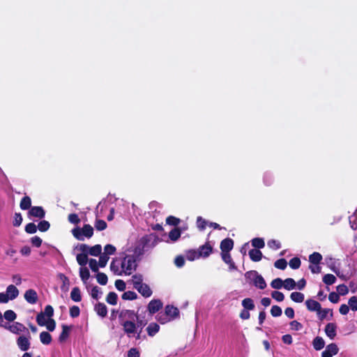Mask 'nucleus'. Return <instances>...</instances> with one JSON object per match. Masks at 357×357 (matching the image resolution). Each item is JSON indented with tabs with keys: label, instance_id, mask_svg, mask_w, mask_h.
Returning a JSON list of instances; mask_svg holds the SVG:
<instances>
[{
	"label": "nucleus",
	"instance_id": "obj_38",
	"mask_svg": "<svg viewBox=\"0 0 357 357\" xmlns=\"http://www.w3.org/2000/svg\"><path fill=\"white\" fill-rule=\"evenodd\" d=\"M79 276L82 280L85 282L90 277V273L86 267H81L79 268Z\"/></svg>",
	"mask_w": 357,
	"mask_h": 357
},
{
	"label": "nucleus",
	"instance_id": "obj_64",
	"mask_svg": "<svg viewBox=\"0 0 357 357\" xmlns=\"http://www.w3.org/2000/svg\"><path fill=\"white\" fill-rule=\"evenodd\" d=\"M45 315L40 312L36 317V321L39 326H45L46 324L47 320L45 318Z\"/></svg>",
	"mask_w": 357,
	"mask_h": 357
},
{
	"label": "nucleus",
	"instance_id": "obj_48",
	"mask_svg": "<svg viewBox=\"0 0 357 357\" xmlns=\"http://www.w3.org/2000/svg\"><path fill=\"white\" fill-rule=\"evenodd\" d=\"M325 351L331 354L333 356L336 355L338 353L339 349L336 344L331 343L326 347Z\"/></svg>",
	"mask_w": 357,
	"mask_h": 357
},
{
	"label": "nucleus",
	"instance_id": "obj_58",
	"mask_svg": "<svg viewBox=\"0 0 357 357\" xmlns=\"http://www.w3.org/2000/svg\"><path fill=\"white\" fill-rule=\"evenodd\" d=\"M348 305L353 311H357V297L354 296L349 299Z\"/></svg>",
	"mask_w": 357,
	"mask_h": 357
},
{
	"label": "nucleus",
	"instance_id": "obj_8",
	"mask_svg": "<svg viewBox=\"0 0 357 357\" xmlns=\"http://www.w3.org/2000/svg\"><path fill=\"white\" fill-rule=\"evenodd\" d=\"M162 307V303L160 299L151 301L147 306V310L151 314L158 312Z\"/></svg>",
	"mask_w": 357,
	"mask_h": 357
},
{
	"label": "nucleus",
	"instance_id": "obj_33",
	"mask_svg": "<svg viewBox=\"0 0 357 357\" xmlns=\"http://www.w3.org/2000/svg\"><path fill=\"white\" fill-rule=\"evenodd\" d=\"M242 305L245 310H252L255 309L253 300L250 298L243 299L242 301Z\"/></svg>",
	"mask_w": 357,
	"mask_h": 357
},
{
	"label": "nucleus",
	"instance_id": "obj_5",
	"mask_svg": "<svg viewBox=\"0 0 357 357\" xmlns=\"http://www.w3.org/2000/svg\"><path fill=\"white\" fill-rule=\"evenodd\" d=\"M119 323L122 324L126 321H135L137 319V314L131 310H122L119 314Z\"/></svg>",
	"mask_w": 357,
	"mask_h": 357
},
{
	"label": "nucleus",
	"instance_id": "obj_26",
	"mask_svg": "<svg viewBox=\"0 0 357 357\" xmlns=\"http://www.w3.org/2000/svg\"><path fill=\"white\" fill-rule=\"evenodd\" d=\"M22 210H28L31 208V200L28 196L24 197L20 204Z\"/></svg>",
	"mask_w": 357,
	"mask_h": 357
},
{
	"label": "nucleus",
	"instance_id": "obj_11",
	"mask_svg": "<svg viewBox=\"0 0 357 357\" xmlns=\"http://www.w3.org/2000/svg\"><path fill=\"white\" fill-rule=\"evenodd\" d=\"M165 314L170 319V320H173L178 317L179 310L177 307L173 305H167L165 309Z\"/></svg>",
	"mask_w": 357,
	"mask_h": 357
},
{
	"label": "nucleus",
	"instance_id": "obj_34",
	"mask_svg": "<svg viewBox=\"0 0 357 357\" xmlns=\"http://www.w3.org/2000/svg\"><path fill=\"white\" fill-rule=\"evenodd\" d=\"M143 275L142 274H135L132 276V283L133 284L134 288L139 286L143 283Z\"/></svg>",
	"mask_w": 357,
	"mask_h": 357
},
{
	"label": "nucleus",
	"instance_id": "obj_44",
	"mask_svg": "<svg viewBox=\"0 0 357 357\" xmlns=\"http://www.w3.org/2000/svg\"><path fill=\"white\" fill-rule=\"evenodd\" d=\"M3 317L8 321H13L16 319L17 314L13 310H8L4 312Z\"/></svg>",
	"mask_w": 357,
	"mask_h": 357
},
{
	"label": "nucleus",
	"instance_id": "obj_22",
	"mask_svg": "<svg viewBox=\"0 0 357 357\" xmlns=\"http://www.w3.org/2000/svg\"><path fill=\"white\" fill-rule=\"evenodd\" d=\"M146 330L148 335L153 337L159 331L160 326L156 323H150Z\"/></svg>",
	"mask_w": 357,
	"mask_h": 357
},
{
	"label": "nucleus",
	"instance_id": "obj_53",
	"mask_svg": "<svg viewBox=\"0 0 357 357\" xmlns=\"http://www.w3.org/2000/svg\"><path fill=\"white\" fill-rule=\"evenodd\" d=\"M287 262L284 259H280L274 264L275 267L280 270H284L287 268Z\"/></svg>",
	"mask_w": 357,
	"mask_h": 357
},
{
	"label": "nucleus",
	"instance_id": "obj_1",
	"mask_svg": "<svg viewBox=\"0 0 357 357\" xmlns=\"http://www.w3.org/2000/svg\"><path fill=\"white\" fill-rule=\"evenodd\" d=\"M158 241V238L153 234L142 237L135 243L132 255L139 260L144 252L153 248Z\"/></svg>",
	"mask_w": 357,
	"mask_h": 357
},
{
	"label": "nucleus",
	"instance_id": "obj_27",
	"mask_svg": "<svg viewBox=\"0 0 357 357\" xmlns=\"http://www.w3.org/2000/svg\"><path fill=\"white\" fill-rule=\"evenodd\" d=\"M40 340L43 344L48 345L52 342V336L48 332L43 331L40 334Z\"/></svg>",
	"mask_w": 357,
	"mask_h": 357
},
{
	"label": "nucleus",
	"instance_id": "obj_16",
	"mask_svg": "<svg viewBox=\"0 0 357 357\" xmlns=\"http://www.w3.org/2000/svg\"><path fill=\"white\" fill-rule=\"evenodd\" d=\"M212 250V246L208 243H206L204 245H201L197 250L202 257L206 258L211 255Z\"/></svg>",
	"mask_w": 357,
	"mask_h": 357
},
{
	"label": "nucleus",
	"instance_id": "obj_30",
	"mask_svg": "<svg viewBox=\"0 0 357 357\" xmlns=\"http://www.w3.org/2000/svg\"><path fill=\"white\" fill-rule=\"evenodd\" d=\"M253 284L260 289H264L266 287V282L261 275L257 276Z\"/></svg>",
	"mask_w": 357,
	"mask_h": 357
},
{
	"label": "nucleus",
	"instance_id": "obj_52",
	"mask_svg": "<svg viewBox=\"0 0 357 357\" xmlns=\"http://www.w3.org/2000/svg\"><path fill=\"white\" fill-rule=\"evenodd\" d=\"M301 260L298 257L292 258L291 259H290L289 263V266L292 269H298L301 266Z\"/></svg>",
	"mask_w": 357,
	"mask_h": 357
},
{
	"label": "nucleus",
	"instance_id": "obj_63",
	"mask_svg": "<svg viewBox=\"0 0 357 357\" xmlns=\"http://www.w3.org/2000/svg\"><path fill=\"white\" fill-rule=\"evenodd\" d=\"M80 314V310L78 306L73 305L70 308V315L73 318L79 317Z\"/></svg>",
	"mask_w": 357,
	"mask_h": 357
},
{
	"label": "nucleus",
	"instance_id": "obj_17",
	"mask_svg": "<svg viewBox=\"0 0 357 357\" xmlns=\"http://www.w3.org/2000/svg\"><path fill=\"white\" fill-rule=\"evenodd\" d=\"M305 305L309 311L311 312H319L321 310V305L317 301L312 299H307L305 301Z\"/></svg>",
	"mask_w": 357,
	"mask_h": 357
},
{
	"label": "nucleus",
	"instance_id": "obj_6",
	"mask_svg": "<svg viewBox=\"0 0 357 357\" xmlns=\"http://www.w3.org/2000/svg\"><path fill=\"white\" fill-rule=\"evenodd\" d=\"M121 325L123 326V331L128 337H134L137 333H139L135 321H126V323Z\"/></svg>",
	"mask_w": 357,
	"mask_h": 357
},
{
	"label": "nucleus",
	"instance_id": "obj_12",
	"mask_svg": "<svg viewBox=\"0 0 357 357\" xmlns=\"http://www.w3.org/2000/svg\"><path fill=\"white\" fill-rule=\"evenodd\" d=\"M135 289H137V291L145 298H149L153 294V291L151 289L150 287L145 283H142L139 286L136 287Z\"/></svg>",
	"mask_w": 357,
	"mask_h": 357
},
{
	"label": "nucleus",
	"instance_id": "obj_18",
	"mask_svg": "<svg viewBox=\"0 0 357 357\" xmlns=\"http://www.w3.org/2000/svg\"><path fill=\"white\" fill-rule=\"evenodd\" d=\"M121 261L119 259H113L110 264V270L117 275L123 274L122 268H121Z\"/></svg>",
	"mask_w": 357,
	"mask_h": 357
},
{
	"label": "nucleus",
	"instance_id": "obj_14",
	"mask_svg": "<svg viewBox=\"0 0 357 357\" xmlns=\"http://www.w3.org/2000/svg\"><path fill=\"white\" fill-rule=\"evenodd\" d=\"M94 310L97 314L102 318L105 317L107 314V307L103 303H96L94 306Z\"/></svg>",
	"mask_w": 357,
	"mask_h": 357
},
{
	"label": "nucleus",
	"instance_id": "obj_54",
	"mask_svg": "<svg viewBox=\"0 0 357 357\" xmlns=\"http://www.w3.org/2000/svg\"><path fill=\"white\" fill-rule=\"evenodd\" d=\"M156 319L162 324L171 321L165 312H159L156 316Z\"/></svg>",
	"mask_w": 357,
	"mask_h": 357
},
{
	"label": "nucleus",
	"instance_id": "obj_43",
	"mask_svg": "<svg viewBox=\"0 0 357 357\" xmlns=\"http://www.w3.org/2000/svg\"><path fill=\"white\" fill-rule=\"evenodd\" d=\"M75 250L80 251L82 252L81 254H85L86 255H89L90 246L86 244H77L75 247Z\"/></svg>",
	"mask_w": 357,
	"mask_h": 357
},
{
	"label": "nucleus",
	"instance_id": "obj_24",
	"mask_svg": "<svg viewBox=\"0 0 357 357\" xmlns=\"http://www.w3.org/2000/svg\"><path fill=\"white\" fill-rule=\"evenodd\" d=\"M185 257L189 261H194L202 257L197 250H189L186 251Z\"/></svg>",
	"mask_w": 357,
	"mask_h": 357
},
{
	"label": "nucleus",
	"instance_id": "obj_25",
	"mask_svg": "<svg viewBox=\"0 0 357 357\" xmlns=\"http://www.w3.org/2000/svg\"><path fill=\"white\" fill-rule=\"evenodd\" d=\"M314 349L317 351L322 349L325 346V342L321 337H316L312 342Z\"/></svg>",
	"mask_w": 357,
	"mask_h": 357
},
{
	"label": "nucleus",
	"instance_id": "obj_23",
	"mask_svg": "<svg viewBox=\"0 0 357 357\" xmlns=\"http://www.w3.org/2000/svg\"><path fill=\"white\" fill-rule=\"evenodd\" d=\"M70 298L75 302H79L82 300L81 291L79 287H75L72 289Z\"/></svg>",
	"mask_w": 357,
	"mask_h": 357
},
{
	"label": "nucleus",
	"instance_id": "obj_3",
	"mask_svg": "<svg viewBox=\"0 0 357 357\" xmlns=\"http://www.w3.org/2000/svg\"><path fill=\"white\" fill-rule=\"evenodd\" d=\"M74 237L78 241L91 238L93 234V228L90 225H84L82 228L76 227L72 230Z\"/></svg>",
	"mask_w": 357,
	"mask_h": 357
},
{
	"label": "nucleus",
	"instance_id": "obj_61",
	"mask_svg": "<svg viewBox=\"0 0 357 357\" xmlns=\"http://www.w3.org/2000/svg\"><path fill=\"white\" fill-rule=\"evenodd\" d=\"M89 267L91 269V271L94 273H98V267L99 263L94 259H91L89 261Z\"/></svg>",
	"mask_w": 357,
	"mask_h": 357
},
{
	"label": "nucleus",
	"instance_id": "obj_13",
	"mask_svg": "<svg viewBox=\"0 0 357 357\" xmlns=\"http://www.w3.org/2000/svg\"><path fill=\"white\" fill-rule=\"evenodd\" d=\"M234 247V241L232 239L229 238H227L222 240L220 243V249L222 253L229 252L230 250L233 249Z\"/></svg>",
	"mask_w": 357,
	"mask_h": 357
},
{
	"label": "nucleus",
	"instance_id": "obj_55",
	"mask_svg": "<svg viewBox=\"0 0 357 357\" xmlns=\"http://www.w3.org/2000/svg\"><path fill=\"white\" fill-rule=\"evenodd\" d=\"M37 229L38 227L33 222H30L25 226V231L30 234H35L37 231Z\"/></svg>",
	"mask_w": 357,
	"mask_h": 357
},
{
	"label": "nucleus",
	"instance_id": "obj_50",
	"mask_svg": "<svg viewBox=\"0 0 357 357\" xmlns=\"http://www.w3.org/2000/svg\"><path fill=\"white\" fill-rule=\"evenodd\" d=\"M349 223L354 230L357 229V209L352 215L349 217Z\"/></svg>",
	"mask_w": 357,
	"mask_h": 357
},
{
	"label": "nucleus",
	"instance_id": "obj_4",
	"mask_svg": "<svg viewBox=\"0 0 357 357\" xmlns=\"http://www.w3.org/2000/svg\"><path fill=\"white\" fill-rule=\"evenodd\" d=\"M0 327H3L8 330L12 333L17 335H20L21 333L24 335H29V333L28 328L20 322H14L11 325L8 324H3L2 323H0Z\"/></svg>",
	"mask_w": 357,
	"mask_h": 357
},
{
	"label": "nucleus",
	"instance_id": "obj_45",
	"mask_svg": "<svg viewBox=\"0 0 357 357\" xmlns=\"http://www.w3.org/2000/svg\"><path fill=\"white\" fill-rule=\"evenodd\" d=\"M102 247L100 245H96L94 246L90 247L89 255L92 256H99L101 254Z\"/></svg>",
	"mask_w": 357,
	"mask_h": 357
},
{
	"label": "nucleus",
	"instance_id": "obj_40",
	"mask_svg": "<svg viewBox=\"0 0 357 357\" xmlns=\"http://www.w3.org/2000/svg\"><path fill=\"white\" fill-rule=\"evenodd\" d=\"M259 275V274L256 271H250L245 273V277L248 280L252 282L253 284Z\"/></svg>",
	"mask_w": 357,
	"mask_h": 357
},
{
	"label": "nucleus",
	"instance_id": "obj_62",
	"mask_svg": "<svg viewBox=\"0 0 357 357\" xmlns=\"http://www.w3.org/2000/svg\"><path fill=\"white\" fill-rule=\"evenodd\" d=\"M100 256L99 261H98L99 266H100V267L103 268L107 265V263L109 257V256H107V255H105V254H100Z\"/></svg>",
	"mask_w": 357,
	"mask_h": 357
},
{
	"label": "nucleus",
	"instance_id": "obj_28",
	"mask_svg": "<svg viewBox=\"0 0 357 357\" xmlns=\"http://www.w3.org/2000/svg\"><path fill=\"white\" fill-rule=\"evenodd\" d=\"M181 231L179 228H174L169 233V238L173 242L176 241L181 236Z\"/></svg>",
	"mask_w": 357,
	"mask_h": 357
},
{
	"label": "nucleus",
	"instance_id": "obj_20",
	"mask_svg": "<svg viewBox=\"0 0 357 357\" xmlns=\"http://www.w3.org/2000/svg\"><path fill=\"white\" fill-rule=\"evenodd\" d=\"M249 256L252 261H259L263 257L262 252L258 249H252L249 251Z\"/></svg>",
	"mask_w": 357,
	"mask_h": 357
},
{
	"label": "nucleus",
	"instance_id": "obj_19",
	"mask_svg": "<svg viewBox=\"0 0 357 357\" xmlns=\"http://www.w3.org/2000/svg\"><path fill=\"white\" fill-rule=\"evenodd\" d=\"M6 294H8L10 300H14L18 296L19 290L15 285L10 284L6 288Z\"/></svg>",
	"mask_w": 357,
	"mask_h": 357
},
{
	"label": "nucleus",
	"instance_id": "obj_32",
	"mask_svg": "<svg viewBox=\"0 0 357 357\" xmlns=\"http://www.w3.org/2000/svg\"><path fill=\"white\" fill-rule=\"evenodd\" d=\"M296 283L292 278H287L283 281V287L287 290H291L295 289Z\"/></svg>",
	"mask_w": 357,
	"mask_h": 357
},
{
	"label": "nucleus",
	"instance_id": "obj_47",
	"mask_svg": "<svg viewBox=\"0 0 357 357\" xmlns=\"http://www.w3.org/2000/svg\"><path fill=\"white\" fill-rule=\"evenodd\" d=\"M98 282L101 285H105L107 283V276L103 273H98L96 275Z\"/></svg>",
	"mask_w": 357,
	"mask_h": 357
},
{
	"label": "nucleus",
	"instance_id": "obj_7",
	"mask_svg": "<svg viewBox=\"0 0 357 357\" xmlns=\"http://www.w3.org/2000/svg\"><path fill=\"white\" fill-rule=\"evenodd\" d=\"M30 333L20 336L17 339V344L21 351H26L30 348Z\"/></svg>",
	"mask_w": 357,
	"mask_h": 357
},
{
	"label": "nucleus",
	"instance_id": "obj_60",
	"mask_svg": "<svg viewBox=\"0 0 357 357\" xmlns=\"http://www.w3.org/2000/svg\"><path fill=\"white\" fill-rule=\"evenodd\" d=\"M116 252V248L111 245L107 244L104 248V253L105 255H107V256L114 255Z\"/></svg>",
	"mask_w": 357,
	"mask_h": 357
},
{
	"label": "nucleus",
	"instance_id": "obj_46",
	"mask_svg": "<svg viewBox=\"0 0 357 357\" xmlns=\"http://www.w3.org/2000/svg\"><path fill=\"white\" fill-rule=\"evenodd\" d=\"M323 282L327 285H331L336 282V278L332 274H326L323 277Z\"/></svg>",
	"mask_w": 357,
	"mask_h": 357
},
{
	"label": "nucleus",
	"instance_id": "obj_51",
	"mask_svg": "<svg viewBox=\"0 0 357 357\" xmlns=\"http://www.w3.org/2000/svg\"><path fill=\"white\" fill-rule=\"evenodd\" d=\"M50 225L47 220H42L38 225V229L40 231H47L50 229Z\"/></svg>",
	"mask_w": 357,
	"mask_h": 357
},
{
	"label": "nucleus",
	"instance_id": "obj_37",
	"mask_svg": "<svg viewBox=\"0 0 357 357\" xmlns=\"http://www.w3.org/2000/svg\"><path fill=\"white\" fill-rule=\"evenodd\" d=\"M102 294L100 288L98 286L93 287L90 292L91 296L96 300H98L101 297Z\"/></svg>",
	"mask_w": 357,
	"mask_h": 357
},
{
	"label": "nucleus",
	"instance_id": "obj_9",
	"mask_svg": "<svg viewBox=\"0 0 357 357\" xmlns=\"http://www.w3.org/2000/svg\"><path fill=\"white\" fill-rule=\"evenodd\" d=\"M24 299L30 304H36L38 300L37 292L32 289L26 290L24 293Z\"/></svg>",
	"mask_w": 357,
	"mask_h": 357
},
{
	"label": "nucleus",
	"instance_id": "obj_59",
	"mask_svg": "<svg viewBox=\"0 0 357 357\" xmlns=\"http://www.w3.org/2000/svg\"><path fill=\"white\" fill-rule=\"evenodd\" d=\"M95 228L98 231H102L107 228V223L102 220H96Z\"/></svg>",
	"mask_w": 357,
	"mask_h": 357
},
{
	"label": "nucleus",
	"instance_id": "obj_15",
	"mask_svg": "<svg viewBox=\"0 0 357 357\" xmlns=\"http://www.w3.org/2000/svg\"><path fill=\"white\" fill-rule=\"evenodd\" d=\"M337 326L334 323H328L325 327V333L331 339L333 340L336 336Z\"/></svg>",
	"mask_w": 357,
	"mask_h": 357
},
{
	"label": "nucleus",
	"instance_id": "obj_10",
	"mask_svg": "<svg viewBox=\"0 0 357 357\" xmlns=\"http://www.w3.org/2000/svg\"><path fill=\"white\" fill-rule=\"evenodd\" d=\"M29 215L41 219L45 217V212L42 206H32L29 211Z\"/></svg>",
	"mask_w": 357,
	"mask_h": 357
},
{
	"label": "nucleus",
	"instance_id": "obj_2",
	"mask_svg": "<svg viewBox=\"0 0 357 357\" xmlns=\"http://www.w3.org/2000/svg\"><path fill=\"white\" fill-rule=\"evenodd\" d=\"M137 259L135 256L132 255H126V257L121 261V268L123 274L130 275L133 271H135L137 266Z\"/></svg>",
	"mask_w": 357,
	"mask_h": 357
},
{
	"label": "nucleus",
	"instance_id": "obj_49",
	"mask_svg": "<svg viewBox=\"0 0 357 357\" xmlns=\"http://www.w3.org/2000/svg\"><path fill=\"white\" fill-rule=\"evenodd\" d=\"M271 286L273 289H280L282 287H283V280L279 278H275L273 280H272Z\"/></svg>",
	"mask_w": 357,
	"mask_h": 357
},
{
	"label": "nucleus",
	"instance_id": "obj_39",
	"mask_svg": "<svg viewBox=\"0 0 357 357\" xmlns=\"http://www.w3.org/2000/svg\"><path fill=\"white\" fill-rule=\"evenodd\" d=\"M137 298V294L132 291H125L122 295V299L126 301L135 300Z\"/></svg>",
	"mask_w": 357,
	"mask_h": 357
},
{
	"label": "nucleus",
	"instance_id": "obj_36",
	"mask_svg": "<svg viewBox=\"0 0 357 357\" xmlns=\"http://www.w3.org/2000/svg\"><path fill=\"white\" fill-rule=\"evenodd\" d=\"M135 324L136 326H137V331H139V333H137V335L135 336V339L136 340H139L140 339V335H141V333L142 331V328L145 326L146 325V322H144V321L142 320H140L139 319V317L137 316V319H135Z\"/></svg>",
	"mask_w": 357,
	"mask_h": 357
},
{
	"label": "nucleus",
	"instance_id": "obj_41",
	"mask_svg": "<svg viewBox=\"0 0 357 357\" xmlns=\"http://www.w3.org/2000/svg\"><path fill=\"white\" fill-rule=\"evenodd\" d=\"M252 245L254 248H257L258 250L263 248L265 246L264 239L261 238H253L252 240Z\"/></svg>",
	"mask_w": 357,
	"mask_h": 357
},
{
	"label": "nucleus",
	"instance_id": "obj_57",
	"mask_svg": "<svg viewBox=\"0 0 357 357\" xmlns=\"http://www.w3.org/2000/svg\"><path fill=\"white\" fill-rule=\"evenodd\" d=\"M282 313V309L278 305H273L271 310V314L274 317H278L281 316Z\"/></svg>",
	"mask_w": 357,
	"mask_h": 357
},
{
	"label": "nucleus",
	"instance_id": "obj_29",
	"mask_svg": "<svg viewBox=\"0 0 357 357\" xmlns=\"http://www.w3.org/2000/svg\"><path fill=\"white\" fill-rule=\"evenodd\" d=\"M322 259V256L320 253L314 252L309 257V261L312 264H319Z\"/></svg>",
	"mask_w": 357,
	"mask_h": 357
},
{
	"label": "nucleus",
	"instance_id": "obj_31",
	"mask_svg": "<svg viewBox=\"0 0 357 357\" xmlns=\"http://www.w3.org/2000/svg\"><path fill=\"white\" fill-rule=\"evenodd\" d=\"M290 298L296 303H302L304 301L305 296L303 293L294 291L291 294Z\"/></svg>",
	"mask_w": 357,
	"mask_h": 357
},
{
	"label": "nucleus",
	"instance_id": "obj_35",
	"mask_svg": "<svg viewBox=\"0 0 357 357\" xmlns=\"http://www.w3.org/2000/svg\"><path fill=\"white\" fill-rule=\"evenodd\" d=\"M117 300H118V296L114 291L109 292L107 294V298H106L107 303L110 305H114L117 303Z\"/></svg>",
	"mask_w": 357,
	"mask_h": 357
},
{
	"label": "nucleus",
	"instance_id": "obj_56",
	"mask_svg": "<svg viewBox=\"0 0 357 357\" xmlns=\"http://www.w3.org/2000/svg\"><path fill=\"white\" fill-rule=\"evenodd\" d=\"M271 296L273 299L278 302H282L284 299V294L279 291H273L271 293Z\"/></svg>",
	"mask_w": 357,
	"mask_h": 357
},
{
	"label": "nucleus",
	"instance_id": "obj_42",
	"mask_svg": "<svg viewBox=\"0 0 357 357\" xmlns=\"http://www.w3.org/2000/svg\"><path fill=\"white\" fill-rule=\"evenodd\" d=\"M76 259H77V263L81 266L83 267L87 264L88 255H86L85 254H80V253L77 254V257H76Z\"/></svg>",
	"mask_w": 357,
	"mask_h": 357
},
{
	"label": "nucleus",
	"instance_id": "obj_21",
	"mask_svg": "<svg viewBox=\"0 0 357 357\" xmlns=\"http://www.w3.org/2000/svg\"><path fill=\"white\" fill-rule=\"evenodd\" d=\"M71 330V326H68L67 325L62 326V331L59 337V340L61 342H63L66 340L70 335V331Z\"/></svg>",
	"mask_w": 357,
	"mask_h": 357
}]
</instances>
